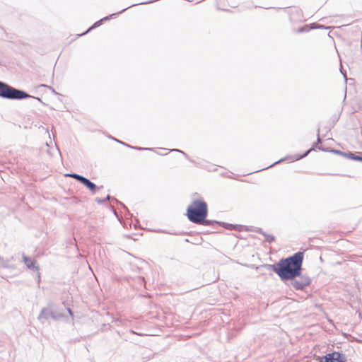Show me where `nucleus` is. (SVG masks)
<instances>
[{
  "label": "nucleus",
  "mask_w": 362,
  "mask_h": 362,
  "mask_svg": "<svg viewBox=\"0 0 362 362\" xmlns=\"http://www.w3.org/2000/svg\"><path fill=\"white\" fill-rule=\"evenodd\" d=\"M303 253L298 252L293 255L281 259L276 264H269V267L283 281L294 279L299 276L302 271Z\"/></svg>",
  "instance_id": "nucleus-1"
},
{
  "label": "nucleus",
  "mask_w": 362,
  "mask_h": 362,
  "mask_svg": "<svg viewBox=\"0 0 362 362\" xmlns=\"http://www.w3.org/2000/svg\"><path fill=\"white\" fill-rule=\"evenodd\" d=\"M208 214L206 203L203 200H194L187 209L188 219L194 223L197 224L204 221Z\"/></svg>",
  "instance_id": "nucleus-2"
},
{
  "label": "nucleus",
  "mask_w": 362,
  "mask_h": 362,
  "mask_svg": "<svg viewBox=\"0 0 362 362\" xmlns=\"http://www.w3.org/2000/svg\"><path fill=\"white\" fill-rule=\"evenodd\" d=\"M0 97L8 100H23L32 98L42 103L40 98L31 96L25 91L15 88L1 81H0Z\"/></svg>",
  "instance_id": "nucleus-3"
},
{
  "label": "nucleus",
  "mask_w": 362,
  "mask_h": 362,
  "mask_svg": "<svg viewBox=\"0 0 362 362\" xmlns=\"http://www.w3.org/2000/svg\"><path fill=\"white\" fill-rule=\"evenodd\" d=\"M64 317L63 309L54 303H49L47 307L43 308L39 315L38 320L41 322L52 318L54 320H59Z\"/></svg>",
  "instance_id": "nucleus-4"
},
{
  "label": "nucleus",
  "mask_w": 362,
  "mask_h": 362,
  "mask_svg": "<svg viewBox=\"0 0 362 362\" xmlns=\"http://www.w3.org/2000/svg\"><path fill=\"white\" fill-rule=\"evenodd\" d=\"M291 285L296 290H303L305 287L308 286L311 283V279L306 275H299L294 279H290Z\"/></svg>",
  "instance_id": "nucleus-5"
},
{
  "label": "nucleus",
  "mask_w": 362,
  "mask_h": 362,
  "mask_svg": "<svg viewBox=\"0 0 362 362\" xmlns=\"http://www.w3.org/2000/svg\"><path fill=\"white\" fill-rule=\"evenodd\" d=\"M346 356L339 352L326 354L319 362H346Z\"/></svg>",
  "instance_id": "nucleus-6"
},
{
  "label": "nucleus",
  "mask_w": 362,
  "mask_h": 362,
  "mask_svg": "<svg viewBox=\"0 0 362 362\" xmlns=\"http://www.w3.org/2000/svg\"><path fill=\"white\" fill-rule=\"evenodd\" d=\"M214 223L220 224V225H222L226 228L230 229V230H231V229L235 228V226H233L232 224H228V223H223V222H218V221H216L208 220V219H206V218H204V221H201L200 223H198L197 224H202V225H204V226H211Z\"/></svg>",
  "instance_id": "nucleus-7"
},
{
  "label": "nucleus",
  "mask_w": 362,
  "mask_h": 362,
  "mask_svg": "<svg viewBox=\"0 0 362 362\" xmlns=\"http://www.w3.org/2000/svg\"><path fill=\"white\" fill-rule=\"evenodd\" d=\"M315 148H317V149H319L320 151H327V149L324 148L322 146H318V144L315 143L313 145V147L311 148L308 149L303 155H300V156L296 155L293 160H300V159L307 156L312 151L315 150Z\"/></svg>",
  "instance_id": "nucleus-8"
},
{
  "label": "nucleus",
  "mask_w": 362,
  "mask_h": 362,
  "mask_svg": "<svg viewBox=\"0 0 362 362\" xmlns=\"http://www.w3.org/2000/svg\"><path fill=\"white\" fill-rule=\"evenodd\" d=\"M23 259L26 265V267L30 269H33L37 271L39 269V267L35 265V261L32 259L30 257H28L25 256V255H23Z\"/></svg>",
  "instance_id": "nucleus-9"
},
{
  "label": "nucleus",
  "mask_w": 362,
  "mask_h": 362,
  "mask_svg": "<svg viewBox=\"0 0 362 362\" xmlns=\"http://www.w3.org/2000/svg\"><path fill=\"white\" fill-rule=\"evenodd\" d=\"M81 184L86 186L93 194L95 193L97 189H100V187H97L95 184L86 177H84Z\"/></svg>",
  "instance_id": "nucleus-10"
},
{
  "label": "nucleus",
  "mask_w": 362,
  "mask_h": 362,
  "mask_svg": "<svg viewBox=\"0 0 362 362\" xmlns=\"http://www.w3.org/2000/svg\"><path fill=\"white\" fill-rule=\"evenodd\" d=\"M257 232L262 234L264 237L266 241L269 243H271L275 240V237L273 235L267 234V233L264 232L262 230V229H261V228H259L257 230Z\"/></svg>",
  "instance_id": "nucleus-11"
},
{
  "label": "nucleus",
  "mask_w": 362,
  "mask_h": 362,
  "mask_svg": "<svg viewBox=\"0 0 362 362\" xmlns=\"http://www.w3.org/2000/svg\"><path fill=\"white\" fill-rule=\"evenodd\" d=\"M116 141L123 144V145H125L129 148H135V149H137V150H139V151H143V150H146V151H154V148H142V147H133L129 144H124V142L122 141H119V140L116 139H114Z\"/></svg>",
  "instance_id": "nucleus-12"
},
{
  "label": "nucleus",
  "mask_w": 362,
  "mask_h": 362,
  "mask_svg": "<svg viewBox=\"0 0 362 362\" xmlns=\"http://www.w3.org/2000/svg\"><path fill=\"white\" fill-rule=\"evenodd\" d=\"M66 176L74 178L75 180H76L77 181H78L81 183H82L83 180L85 177H83L81 175L76 174V173H69V174H67Z\"/></svg>",
  "instance_id": "nucleus-13"
},
{
  "label": "nucleus",
  "mask_w": 362,
  "mask_h": 362,
  "mask_svg": "<svg viewBox=\"0 0 362 362\" xmlns=\"http://www.w3.org/2000/svg\"><path fill=\"white\" fill-rule=\"evenodd\" d=\"M347 158H349V159H351V160H358V161H361L362 162V156H356V155H355V154H354L353 153H351V152L348 153Z\"/></svg>",
  "instance_id": "nucleus-14"
},
{
  "label": "nucleus",
  "mask_w": 362,
  "mask_h": 362,
  "mask_svg": "<svg viewBox=\"0 0 362 362\" xmlns=\"http://www.w3.org/2000/svg\"><path fill=\"white\" fill-rule=\"evenodd\" d=\"M330 151L335 154L341 155V156H344V157L347 158L348 153L342 152L339 150H336V149H332V150H330Z\"/></svg>",
  "instance_id": "nucleus-15"
},
{
  "label": "nucleus",
  "mask_w": 362,
  "mask_h": 362,
  "mask_svg": "<svg viewBox=\"0 0 362 362\" xmlns=\"http://www.w3.org/2000/svg\"><path fill=\"white\" fill-rule=\"evenodd\" d=\"M110 199H111V197H110V195H107V196L106 197V198H105V199H100V198H96V199H95V201H96V202H97V203H98V204H103L106 200H109Z\"/></svg>",
  "instance_id": "nucleus-16"
},
{
  "label": "nucleus",
  "mask_w": 362,
  "mask_h": 362,
  "mask_svg": "<svg viewBox=\"0 0 362 362\" xmlns=\"http://www.w3.org/2000/svg\"><path fill=\"white\" fill-rule=\"evenodd\" d=\"M6 263L5 262L4 259L1 257H0V267H6Z\"/></svg>",
  "instance_id": "nucleus-17"
},
{
  "label": "nucleus",
  "mask_w": 362,
  "mask_h": 362,
  "mask_svg": "<svg viewBox=\"0 0 362 362\" xmlns=\"http://www.w3.org/2000/svg\"><path fill=\"white\" fill-rule=\"evenodd\" d=\"M170 151L180 152V153H182L183 155H185L186 157H187V155L184 151H182L181 150L174 148V149H171Z\"/></svg>",
  "instance_id": "nucleus-18"
},
{
  "label": "nucleus",
  "mask_w": 362,
  "mask_h": 362,
  "mask_svg": "<svg viewBox=\"0 0 362 362\" xmlns=\"http://www.w3.org/2000/svg\"><path fill=\"white\" fill-rule=\"evenodd\" d=\"M286 158L280 159L279 160L276 161L275 163H274V164H272V165H269V168L272 167V166H273V165H274L275 164H276V163H281V161H283V160H286ZM267 168H268V167L264 168V169H267ZM262 170H264V168H263Z\"/></svg>",
  "instance_id": "nucleus-19"
},
{
  "label": "nucleus",
  "mask_w": 362,
  "mask_h": 362,
  "mask_svg": "<svg viewBox=\"0 0 362 362\" xmlns=\"http://www.w3.org/2000/svg\"><path fill=\"white\" fill-rule=\"evenodd\" d=\"M340 71H341V74L344 76L345 81H347V78H346V71H343L341 68L340 69Z\"/></svg>",
  "instance_id": "nucleus-20"
},
{
  "label": "nucleus",
  "mask_w": 362,
  "mask_h": 362,
  "mask_svg": "<svg viewBox=\"0 0 362 362\" xmlns=\"http://www.w3.org/2000/svg\"><path fill=\"white\" fill-rule=\"evenodd\" d=\"M67 311H68L69 314L71 315V317L73 318V315H73V312H72V310H71V308H67Z\"/></svg>",
  "instance_id": "nucleus-21"
},
{
  "label": "nucleus",
  "mask_w": 362,
  "mask_h": 362,
  "mask_svg": "<svg viewBox=\"0 0 362 362\" xmlns=\"http://www.w3.org/2000/svg\"><path fill=\"white\" fill-rule=\"evenodd\" d=\"M321 143V139L320 137V135H319V133L317 134V142L316 144H320Z\"/></svg>",
  "instance_id": "nucleus-22"
},
{
  "label": "nucleus",
  "mask_w": 362,
  "mask_h": 362,
  "mask_svg": "<svg viewBox=\"0 0 362 362\" xmlns=\"http://www.w3.org/2000/svg\"><path fill=\"white\" fill-rule=\"evenodd\" d=\"M119 204H120V205H121V206H122L124 209L127 210V206H126L124 204H122V202H119Z\"/></svg>",
  "instance_id": "nucleus-23"
},
{
  "label": "nucleus",
  "mask_w": 362,
  "mask_h": 362,
  "mask_svg": "<svg viewBox=\"0 0 362 362\" xmlns=\"http://www.w3.org/2000/svg\"><path fill=\"white\" fill-rule=\"evenodd\" d=\"M131 332L134 334H138V333L135 332L134 331L132 330ZM139 335H141V334H139Z\"/></svg>",
  "instance_id": "nucleus-24"
},
{
  "label": "nucleus",
  "mask_w": 362,
  "mask_h": 362,
  "mask_svg": "<svg viewBox=\"0 0 362 362\" xmlns=\"http://www.w3.org/2000/svg\"><path fill=\"white\" fill-rule=\"evenodd\" d=\"M158 154L160 155H167L168 152L165 153H158Z\"/></svg>",
  "instance_id": "nucleus-25"
},
{
  "label": "nucleus",
  "mask_w": 362,
  "mask_h": 362,
  "mask_svg": "<svg viewBox=\"0 0 362 362\" xmlns=\"http://www.w3.org/2000/svg\"><path fill=\"white\" fill-rule=\"evenodd\" d=\"M48 87H49V88H50V89H52V92H54V93H55L54 90V89H52V87H50V86H48Z\"/></svg>",
  "instance_id": "nucleus-26"
}]
</instances>
